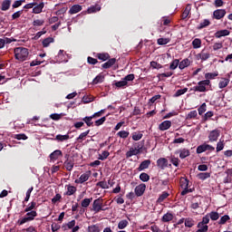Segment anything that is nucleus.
Returning <instances> with one entry per match:
<instances>
[{
	"mask_svg": "<svg viewBox=\"0 0 232 232\" xmlns=\"http://www.w3.org/2000/svg\"><path fill=\"white\" fill-rule=\"evenodd\" d=\"M201 40L200 39H195L193 42H192V45H193V48L194 49H198L201 47Z\"/></svg>",
	"mask_w": 232,
	"mask_h": 232,
	"instance_id": "37998d69",
	"label": "nucleus"
},
{
	"mask_svg": "<svg viewBox=\"0 0 232 232\" xmlns=\"http://www.w3.org/2000/svg\"><path fill=\"white\" fill-rule=\"evenodd\" d=\"M143 146H144V143L142 141L134 143V149L137 150L139 153L141 152Z\"/></svg>",
	"mask_w": 232,
	"mask_h": 232,
	"instance_id": "c03bdc74",
	"label": "nucleus"
},
{
	"mask_svg": "<svg viewBox=\"0 0 232 232\" xmlns=\"http://www.w3.org/2000/svg\"><path fill=\"white\" fill-rule=\"evenodd\" d=\"M207 150H211V151H213V150H215V148L214 147H212L211 145H208V144H202V145H200V146H198V149H197V153L198 154H200V153H203V152H205V151H207Z\"/></svg>",
	"mask_w": 232,
	"mask_h": 232,
	"instance_id": "39448f33",
	"label": "nucleus"
},
{
	"mask_svg": "<svg viewBox=\"0 0 232 232\" xmlns=\"http://www.w3.org/2000/svg\"><path fill=\"white\" fill-rule=\"evenodd\" d=\"M63 116V113H61V114L53 113V114L50 115V118H51L52 120H53V121H59V120H61V118H62Z\"/></svg>",
	"mask_w": 232,
	"mask_h": 232,
	"instance_id": "13d9d810",
	"label": "nucleus"
},
{
	"mask_svg": "<svg viewBox=\"0 0 232 232\" xmlns=\"http://www.w3.org/2000/svg\"><path fill=\"white\" fill-rule=\"evenodd\" d=\"M127 226H129V222L126 219L120 221L118 224L119 229H125V227H127Z\"/></svg>",
	"mask_w": 232,
	"mask_h": 232,
	"instance_id": "c9c22d12",
	"label": "nucleus"
},
{
	"mask_svg": "<svg viewBox=\"0 0 232 232\" xmlns=\"http://www.w3.org/2000/svg\"><path fill=\"white\" fill-rule=\"evenodd\" d=\"M198 57L202 61H207L210 57V54L203 50L201 53L198 54Z\"/></svg>",
	"mask_w": 232,
	"mask_h": 232,
	"instance_id": "a878e982",
	"label": "nucleus"
},
{
	"mask_svg": "<svg viewBox=\"0 0 232 232\" xmlns=\"http://www.w3.org/2000/svg\"><path fill=\"white\" fill-rule=\"evenodd\" d=\"M198 117V111H190L187 116L186 120L190 121L192 119H196Z\"/></svg>",
	"mask_w": 232,
	"mask_h": 232,
	"instance_id": "c85d7f7f",
	"label": "nucleus"
},
{
	"mask_svg": "<svg viewBox=\"0 0 232 232\" xmlns=\"http://www.w3.org/2000/svg\"><path fill=\"white\" fill-rule=\"evenodd\" d=\"M92 198H84L82 201V208H88L90 203L92 202Z\"/></svg>",
	"mask_w": 232,
	"mask_h": 232,
	"instance_id": "5fc2aeb1",
	"label": "nucleus"
},
{
	"mask_svg": "<svg viewBox=\"0 0 232 232\" xmlns=\"http://www.w3.org/2000/svg\"><path fill=\"white\" fill-rule=\"evenodd\" d=\"M209 221H210V218H209L208 214H207L203 218L202 221L198 224V227H201L202 226H206V224H209Z\"/></svg>",
	"mask_w": 232,
	"mask_h": 232,
	"instance_id": "4be33fe9",
	"label": "nucleus"
},
{
	"mask_svg": "<svg viewBox=\"0 0 232 232\" xmlns=\"http://www.w3.org/2000/svg\"><path fill=\"white\" fill-rule=\"evenodd\" d=\"M189 13H190V8L189 7H186L185 11L183 12V14L181 15V18L183 20H185L188 16Z\"/></svg>",
	"mask_w": 232,
	"mask_h": 232,
	"instance_id": "0e129e2a",
	"label": "nucleus"
},
{
	"mask_svg": "<svg viewBox=\"0 0 232 232\" xmlns=\"http://www.w3.org/2000/svg\"><path fill=\"white\" fill-rule=\"evenodd\" d=\"M169 196V194L167 191H163L162 194L160 196V198H158V202L161 203L163 202Z\"/></svg>",
	"mask_w": 232,
	"mask_h": 232,
	"instance_id": "e433bc0d",
	"label": "nucleus"
},
{
	"mask_svg": "<svg viewBox=\"0 0 232 232\" xmlns=\"http://www.w3.org/2000/svg\"><path fill=\"white\" fill-rule=\"evenodd\" d=\"M217 76H218V72H214V73L208 72V73H206L205 78L207 80L198 82V86H195V87L191 88L190 91L198 92H208L206 86H210L211 85V82L209 80H213Z\"/></svg>",
	"mask_w": 232,
	"mask_h": 232,
	"instance_id": "f257e3e1",
	"label": "nucleus"
},
{
	"mask_svg": "<svg viewBox=\"0 0 232 232\" xmlns=\"http://www.w3.org/2000/svg\"><path fill=\"white\" fill-rule=\"evenodd\" d=\"M190 61L189 59L186 58L182 62L179 63V68L180 70H184L185 68L188 67L190 65Z\"/></svg>",
	"mask_w": 232,
	"mask_h": 232,
	"instance_id": "a211bd4d",
	"label": "nucleus"
},
{
	"mask_svg": "<svg viewBox=\"0 0 232 232\" xmlns=\"http://www.w3.org/2000/svg\"><path fill=\"white\" fill-rule=\"evenodd\" d=\"M93 119L92 115L90 117H85L82 119V121L87 124L88 127H91L93 125V122L92 121Z\"/></svg>",
	"mask_w": 232,
	"mask_h": 232,
	"instance_id": "79ce46f5",
	"label": "nucleus"
},
{
	"mask_svg": "<svg viewBox=\"0 0 232 232\" xmlns=\"http://www.w3.org/2000/svg\"><path fill=\"white\" fill-rule=\"evenodd\" d=\"M143 137V134L141 132H133L132 133V139L135 141L140 140Z\"/></svg>",
	"mask_w": 232,
	"mask_h": 232,
	"instance_id": "de8ad7c7",
	"label": "nucleus"
},
{
	"mask_svg": "<svg viewBox=\"0 0 232 232\" xmlns=\"http://www.w3.org/2000/svg\"><path fill=\"white\" fill-rule=\"evenodd\" d=\"M226 14L227 12L225 9H218L214 12L213 15H214V18H216L217 20H220L225 17Z\"/></svg>",
	"mask_w": 232,
	"mask_h": 232,
	"instance_id": "1a4fd4ad",
	"label": "nucleus"
},
{
	"mask_svg": "<svg viewBox=\"0 0 232 232\" xmlns=\"http://www.w3.org/2000/svg\"><path fill=\"white\" fill-rule=\"evenodd\" d=\"M14 57L16 60L20 61V62H24L27 59L28 57V50L26 48L24 47H17L14 50Z\"/></svg>",
	"mask_w": 232,
	"mask_h": 232,
	"instance_id": "f03ea898",
	"label": "nucleus"
},
{
	"mask_svg": "<svg viewBox=\"0 0 232 232\" xmlns=\"http://www.w3.org/2000/svg\"><path fill=\"white\" fill-rule=\"evenodd\" d=\"M117 135H118L119 137H121V139H126V138L129 137L130 132H129V131H126V130H121V131H119V132L117 133Z\"/></svg>",
	"mask_w": 232,
	"mask_h": 232,
	"instance_id": "3c124183",
	"label": "nucleus"
},
{
	"mask_svg": "<svg viewBox=\"0 0 232 232\" xmlns=\"http://www.w3.org/2000/svg\"><path fill=\"white\" fill-rule=\"evenodd\" d=\"M150 66L153 68V69H161L162 68V65L158 63L157 62H151L150 63Z\"/></svg>",
	"mask_w": 232,
	"mask_h": 232,
	"instance_id": "338daca9",
	"label": "nucleus"
},
{
	"mask_svg": "<svg viewBox=\"0 0 232 232\" xmlns=\"http://www.w3.org/2000/svg\"><path fill=\"white\" fill-rule=\"evenodd\" d=\"M170 42L169 38H160L158 39V44L159 45H165Z\"/></svg>",
	"mask_w": 232,
	"mask_h": 232,
	"instance_id": "49530a36",
	"label": "nucleus"
},
{
	"mask_svg": "<svg viewBox=\"0 0 232 232\" xmlns=\"http://www.w3.org/2000/svg\"><path fill=\"white\" fill-rule=\"evenodd\" d=\"M10 5H11V0H5L2 3L1 10L7 11L10 8Z\"/></svg>",
	"mask_w": 232,
	"mask_h": 232,
	"instance_id": "b1692460",
	"label": "nucleus"
},
{
	"mask_svg": "<svg viewBox=\"0 0 232 232\" xmlns=\"http://www.w3.org/2000/svg\"><path fill=\"white\" fill-rule=\"evenodd\" d=\"M229 82H230L229 79L222 78L220 82H219V84H218V87L220 89H224V88H226L228 85Z\"/></svg>",
	"mask_w": 232,
	"mask_h": 232,
	"instance_id": "5701e85b",
	"label": "nucleus"
},
{
	"mask_svg": "<svg viewBox=\"0 0 232 232\" xmlns=\"http://www.w3.org/2000/svg\"><path fill=\"white\" fill-rule=\"evenodd\" d=\"M188 88L178 90L174 96L175 97H179V96L185 94L188 92Z\"/></svg>",
	"mask_w": 232,
	"mask_h": 232,
	"instance_id": "bf43d9fd",
	"label": "nucleus"
},
{
	"mask_svg": "<svg viewBox=\"0 0 232 232\" xmlns=\"http://www.w3.org/2000/svg\"><path fill=\"white\" fill-rule=\"evenodd\" d=\"M138 154H140L139 150H135L134 148H130V150L126 153V157L130 158Z\"/></svg>",
	"mask_w": 232,
	"mask_h": 232,
	"instance_id": "bb28decb",
	"label": "nucleus"
},
{
	"mask_svg": "<svg viewBox=\"0 0 232 232\" xmlns=\"http://www.w3.org/2000/svg\"><path fill=\"white\" fill-rule=\"evenodd\" d=\"M105 121H106V116L101 118L100 120H97V121H95V126H101V125H102V124L105 122Z\"/></svg>",
	"mask_w": 232,
	"mask_h": 232,
	"instance_id": "69168bd1",
	"label": "nucleus"
},
{
	"mask_svg": "<svg viewBox=\"0 0 232 232\" xmlns=\"http://www.w3.org/2000/svg\"><path fill=\"white\" fill-rule=\"evenodd\" d=\"M150 175L149 174H147V173H145V172H143V173H141L140 175V180H142L143 182H147V181H149L150 180Z\"/></svg>",
	"mask_w": 232,
	"mask_h": 232,
	"instance_id": "864d4df0",
	"label": "nucleus"
},
{
	"mask_svg": "<svg viewBox=\"0 0 232 232\" xmlns=\"http://www.w3.org/2000/svg\"><path fill=\"white\" fill-rule=\"evenodd\" d=\"M104 81V76L102 74H99L98 76L95 77V79L93 80V83L94 84H98L101 83Z\"/></svg>",
	"mask_w": 232,
	"mask_h": 232,
	"instance_id": "8fccbe9b",
	"label": "nucleus"
},
{
	"mask_svg": "<svg viewBox=\"0 0 232 232\" xmlns=\"http://www.w3.org/2000/svg\"><path fill=\"white\" fill-rule=\"evenodd\" d=\"M179 183H180V187H181L182 188H184L188 187L189 181H188V179L182 177V178L180 179Z\"/></svg>",
	"mask_w": 232,
	"mask_h": 232,
	"instance_id": "473e14b6",
	"label": "nucleus"
},
{
	"mask_svg": "<svg viewBox=\"0 0 232 232\" xmlns=\"http://www.w3.org/2000/svg\"><path fill=\"white\" fill-rule=\"evenodd\" d=\"M76 188L74 186L69 185L67 188V192L65 193L67 196H72L76 192Z\"/></svg>",
	"mask_w": 232,
	"mask_h": 232,
	"instance_id": "c756f323",
	"label": "nucleus"
},
{
	"mask_svg": "<svg viewBox=\"0 0 232 232\" xmlns=\"http://www.w3.org/2000/svg\"><path fill=\"white\" fill-rule=\"evenodd\" d=\"M82 10V7L79 5H74L71 7L69 14H75Z\"/></svg>",
	"mask_w": 232,
	"mask_h": 232,
	"instance_id": "2eb2a0df",
	"label": "nucleus"
},
{
	"mask_svg": "<svg viewBox=\"0 0 232 232\" xmlns=\"http://www.w3.org/2000/svg\"><path fill=\"white\" fill-rule=\"evenodd\" d=\"M96 57L102 62H105L111 58L110 54L107 53H98Z\"/></svg>",
	"mask_w": 232,
	"mask_h": 232,
	"instance_id": "412c9836",
	"label": "nucleus"
},
{
	"mask_svg": "<svg viewBox=\"0 0 232 232\" xmlns=\"http://www.w3.org/2000/svg\"><path fill=\"white\" fill-rule=\"evenodd\" d=\"M146 189V185L144 183L140 184L135 188V194L137 197H140L144 194Z\"/></svg>",
	"mask_w": 232,
	"mask_h": 232,
	"instance_id": "6e6552de",
	"label": "nucleus"
},
{
	"mask_svg": "<svg viewBox=\"0 0 232 232\" xmlns=\"http://www.w3.org/2000/svg\"><path fill=\"white\" fill-rule=\"evenodd\" d=\"M109 61L102 65V69H110L111 66H113L116 63V59H108Z\"/></svg>",
	"mask_w": 232,
	"mask_h": 232,
	"instance_id": "4468645a",
	"label": "nucleus"
},
{
	"mask_svg": "<svg viewBox=\"0 0 232 232\" xmlns=\"http://www.w3.org/2000/svg\"><path fill=\"white\" fill-rule=\"evenodd\" d=\"M60 156H63V152L60 150H56L50 154V159L51 160H56Z\"/></svg>",
	"mask_w": 232,
	"mask_h": 232,
	"instance_id": "f3484780",
	"label": "nucleus"
},
{
	"mask_svg": "<svg viewBox=\"0 0 232 232\" xmlns=\"http://www.w3.org/2000/svg\"><path fill=\"white\" fill-rule=\"evenodd\" d=\"M214 116L213 111H208L203 117H202V121L206 122L209 118Z\"/></svg>",
	"mask_w": 232,
	"mask_h": 232,
	"instance_id": "603ef678",
	"label": "nucleus"
},
{
	"mask_svg": "<svg viewBox=\"0 0 232 232\" xmlns=\"http://www.w3.org/2000/svg\"><path fill=\"white\" fill-rule=\"evenodd\" d=\"M207 111V104L203 103L199 108H198V113L199 115H203L204 112Z\"/></svg>",
	"mask_w": 232,
	"mask_h": 232,
	"instance_id": "052dcab7",
	"label": "nucleus"
},
{
	"mask_svg": "<svg viewBox=\"0 0 232 232\" xmlns=\"http://www.w3.org/2000/svg\"><path fill=\"white\" fill-rule=\"evenodd\" d=\"M53 42H54L53 38L48 37V38H46L43 41V46L44 47H48L50 45V44H52Z\"/></svg>",
	"mask_w": 232,
	"mask_h": 232,
	"instance_id": "ea45409f",
	"label": "nucleus"
},
{
	"mask_svg": "<svg viewBox=\"0 0 232 232\" xmlns=\"http://www.w3.org/2000/svg\"><path fill=\"white\" fill-rule=\"evenodd\" d=\"M63 165H64V167L66 168V169H67L68 171L72 170L73 166H74V159L65 160L64 163H63Z\"/></svg>",
	"mask_w": 232,
	"mask_h": 232,
	"instance_id": "ddd939ff",
	"label": "nucleus"
},
{
	"mask_svg": "<svg viewBox=\"0 0 232 232\" xmlns=\"http://www.w3.org/2000/svg\"><path fill=\"white\" fill-rule=\"evenodd\" d=\"M93 101H94V99L92 97H90V96H87V95H84L83 98H82V102L83 103H90Z\"/></svg>",
	"mask_w": 232,
	"mask_h": 232,
	"instance_id": "680f3d73",
	"label": "nucleus"
},
{
	"mask_svg": "<svg viewBox=\"0 0 232 232\" xmlns=\"http://www.w3.org/2000/svg\"><path fill=\"white\" fill-rule=\"evenodd\" d=\"M210 24H211V23L209 22V20L205 19L204 22L199 24V26L198 27V30H201V29H203V28H206V27H208V25H210Z\"/></svg>",
	"mask_w": 232,
	"mask_h": 232,
	"instance_id": "09e8293b",
	"label": "nucleus"
},
{
	"mask_svg": "<svg viewBox=\"0 0 232 232\" xmlns=\"http://www.w3.org/2000/svg\"><path fill=\"white\" fill-rule=\"evenodd\" d=\"M107 208H103V200L99 198L93 201L92 211L95 213H100V211H106Z\"/></svg>",
	"mask_w": 232,
	"mask_h": 232,
	"instance_id": "20e7f679",
	"label": "nucleus"
},
{
	"mask_svg": "<svg viewBox=\"0 0 232 232\" xmlns=\"http://www.w3.org/2000/svg\"><path fill=\"white\" fill-rule=\"evenodd\" d=\"M209 218H211V220L216 221L218 220L219 218V214L216 211H212L210 213L208 214Z\"/></svg>",
	"mask_w": 232,
	"mask_h": 232,
	"instance_id": "7c9ffc66",
	"label": "nucleus"
},
{
	"mask_svg": "<svg viewBox=\"0 0 232 232\" xmlns=\"http://www.w3.org/2000/svg\"><path fill=\"white\" fill-rule=\"evenodd\" d=\"M69 139H70V136H69L68 134H66V135L58 134V135H56V137H55V140L61 141V142H63V141H64V140H69Z\"/></svg>",
	"mask_w": 232,
	"mask_h": 232,
	"instance_id": "cd10ccee",
	"label": "nucleus"
},
{
	"mask_svg": "<svg viewBox=\"0 0 232 232\" xmlns=\"http://www.w3.org/2000/svg\"><path fill=\"white\" fill-rule=\"evenodd\" d=\"M230 34V32L228 30H220V31H218L216 34H215V36L217 38H221V37H225V36H227Z\"/></svg>",
	"mask_w": 232,
	"mask_h": 232,
	"instance_id": "dca6fc26",
	"label": "nucleus"
},
{
	"mask_svg": "<svg viewBox=\"0 0 232 232\" xmlns=\"http://www.w3.org/2000/svg\"><path fill=\"white\" fill-rule=\"evenodd\" d=\"M170 162L175 166V167H179V162L180 160L179 158H176L175 156H171L170 157Z\"/></svg>",
	"mask_w": 232,
	"mask_h": 232,
	"instance_id": "a19ab883",
	"label": "nucleus"
},
{
	"mask_svg": "<svg viewBox=\"0 0 232 232\" xmlns=\"http://www.w3.org/2000/svg\"><path fill=\"white\" fill-rule=\"evenodd\" d=\"M185 226L186 227H193V226H195V221L191 218H186Z\"/></svg>",
	"mask_w": 232,
	"mask_h": 232,
	"instance_id": "2f4dec72",
	"label": "nucleus"
},
{
	"mask_svg": "<svg viewBox=\"0 0 232 232\" xmlns=\"http://www.w3.org/2000/svg\"><path fill=\"white\" fill-rule=\"evenodd\" d=\"M220 136V130H214L210 131L208 135V139L210 142H215L218 140V137Z\"/></svg>",
	"mask_w": 232,
	"mask_h": 232,
	"instance_id": "423d86ee",
	"label": "nucleus"
},
{
	"mask_svg": "<svg viewBox=\"0 0 232 232\" xmlns=\"http://www.w3.org/2000/svg\"><path fill=\"white\" fill-rule=\"evenodd\" d=\"M227 220H230V217L228 215H225L220 218L218 224L220 226H224V224H226Z\"/></svg>",
	"mask_w": 232,
	"mask_h": 232,
	"instance_id": "a18cd8bd",
	"label": "nucleus"
},
{
	"mask_svg": "<svg viewBox=\"0 0 232 232\" xmlns=\"http://www.w3.org/2000/svg\"><path fill=\"white\" fill-rule=\"evenodd\" d=\"M35 217H37V212L35 210L29 211L24 218L17 221V224L23 226V224H26V222H32V220H34Z\"/></svg>",
	"mask_w": 232,
	"mask_h": 232,
	"instance_id": "7ed1b4c3",
	"label": "nucleus"
},
{
	"mask_svg": "<svg viewBox=\"0 0 232 232\" xmlns=\"http://www.w3.org/2000/svg\"><path fill=\"white\" fill-rule=\"evenodd\" d=\"M199 229L197 230V232H207L208 230V225H203L201 227H198Z\"/></svg>",
	"mask_w": 232,
	"mask_h": 232,
	"instance_id": "774afa93",
	"label": "nucleus"
},
{
	"mask_svg": "<svg viewBox=\"0 0 232 232\" xmlns=\"http://www.w3.org/2000/svg\"><path fill=\"white\" fill-rule=\"evenodd\" d=\"M127 85H128V82L126 81H124V79H123V81L115 82V86L118 88H124Z\"/></svg>",
	"mask_w": 232,
	"mask_h": 232,
	"instance_id": "6e6d98bb",
	"label": "nucleus"
},
{
	"mask_svg": "<svg viewBox=\"0 0 232 232\" xmlns=\"http://www.w3.org/2000/svg\"><path fill=\"white\" fill-rule=\"evenodd\" d=\"M44 7V3H40L39 5L37 4L33 8V14H38L43 12V9Z\"/></svg>",
	"mask_w": 232,
	"mask_h": 232,
	"instance_id": "f8f14e48",
	"label": "nucleus"
},
{
	"mask_svg": "<svg viewBox=\"0 0 232 232\" xmlns=\"http://www.w3.org/2000/svg\"><path fill=\"white\" fill-rule=\"evenodd\" d=\"M211 174L208 172H201L198 175V179L201 180H205L208 178H210Z\"/></svg>",
	"mask_w": 232,
	"mask_h": 232,
	"instance_id": "f704fd0d",
	"label": "nucleus"
},
{
	"mask_svg": "<svg viewBox=\"0 0 232 232\" xmlns=\"http://www.w3.org/2000/svg\"><path fill=\"white\" fill-rule=\"evenodd\" d=\"M89 177H90L89 174L83 173L82 175H81V177L78 179L75 180V183L82 184L87 181L89 179Z\"/></svg>",
	"mask_w": 232,
	"mask_h": 232,
	"instance_id": "6ab92c4d",
	"label": "nucleus"
},
{
	"mask_svg": "<svg viewBox=\"0 0 232 232\" xmlns=\"http://www.w3.org/2000/svg\"><path fill=\"white\" fill-rule=\"evenodd\" d=\"M36 202L32 201L29 203V205L24 208V213H28L29 211H34L33 209H35Z\"/></svg>",
	"mask_w": 232,
	"mask_h": 232,
	"instance_id": "393cba45",
	"label": "nucleus"
},
{
	"mask_svg": "<svg viewBox=\"0 0 232 232\" xmlns=\"http://www.w3.org/2000/svg\"><path fill=\"white\" fill-rule=\"evenodd\" d=\"M224 148H225L224 140H220V141L218 142V144H217V152H219V151L223 150Z\"/></svg>",
	"mask_w": 232,
	"mask_h": 232,
	"instance_id": "4d7b16f0",
	"label": "nucleus"
},
{
	"mask_svg": "<svg viewBox=\"0 0 232 232\" xmlns=\"http://www.w3.org/2000/svg\"><path fill=\"white\" fill-rule=\"evenodd\" d=\"M89 232H100L101 228L99 225H92L88 227Z\"/></svg>",
	"mask_w": 232,
	"mask_h": 232,
	"instance_id": "58836bf2",
	"label": "nucleus"
},
{
	"mask_svg": "<svg viewBox=\"0 0 232 232\" xmlns=\"http://www.w3.org/2000/svg\"><path fill=\"white\" fill-rule=\"evenodd\" d=\"M173 220V215L171 213H167L162 217L163 222H170Z\"/></svg>",
	"mask_w": 232,
	"mask_h": 232,
	"instance_id": "72a5a7b5",
	"label": "nucleus"
},
{
	"mask_svg": "<svg viewBox=\"0 0 232 232\" xmlns=\"http://www.w3.org/2000/svg\"><path fill=\"white\" fill-rule=\"evenodd\" d=\"M90 133V130H86L85 132H82L80 134V136L77 138V140H82L85 139V137Z\"/></svg>",
	"mask_w": 232,
	"mask_h": 232,
	"instance_id": "e2e57ef3",
	"label": "nucleus"
},
{
	"mask_svg": "<svg viewBox=\"0 0 232 232\" xmlns=\"http://www.w3.org/2000/svg\"><path fill=\"white\" fill-rule=\"evenodd\" d=\"M177 153H179V157L182 160L186 159L187 157H188L190 155V151L187 149L180 150Z\"/></svg>",
	"mask_w": 232,
	"mask_h": 232,
	"instance_id": "aec40b11",
	"label": "nucleus"
},
{
	"mask_svg": "<svg viewBox=\"0 0 232 232\" xmlns=\"http://www.w3.org/2000/svg\"><path fill=\"white\" fill-rule=\"evenodd\" d=\"M151 164V160H145L144 161H142L140 165V167L138 168L139 171H142L144 169H147L150 165Z\"/></svg>",
	"mask_w": 232,
	"mask_h": 232,
	"instance_id": "9d476101",
	"label": "nucleus"
},
{
	"mask_svg": "<svg viewBox=\"0 0 232 232\" xmlns=\"http://www.w3.org/2000/svg\"><path fill=\"white\" fill-rule=\"evenodd\" d=\"M172 123L170 121H165L160 124L159 129L162 131L169 130L171 127Z\"/></svg>",
	"mask_w": 232,
	"mask_h": 232,
	"instance_id": "9b49d317",
	"label": "nucleus"
},
{
	"mask_svg": "<svg viewBox=\"0 0 232 232\" xmlns=\"http://www.w3.org/2000/svg\"><path fill=\"white\" fill-rule=\"evenodd\" d=\"M178 66L179 67V60L178 59H175L171 63H170V66H169V69L174 71L178 68Z\"/></svg>",
	"mask_w": 232,
	"mask_h": 232,
	"instance_id": "4c0bfd02",
	"label": "nucleus"
},
{
	"mask_svg": "<svg viewBox=\"0 0 232 232\" xmlns=\"http://www.w3.org/2000/svg\"><path fill=\"white\" fill-rule=\"evenodd\" d=\"M157 166L160 169H165L169 166V161L166 158H160L157 160Z\"/></svg>",
	"mask_w": 232,
	"mask_h": 232,
	"instance_id": "0eeeda50",
	"label": "nucleus"
}]
</instances>
